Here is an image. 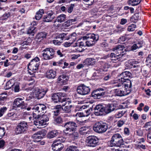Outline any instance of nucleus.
Here are the masks:
<instances>
[{"mask_svg":"<svg viewBox=\"0 0 151 151\" xmlns=\"http://www.w3.org/2000/svg\"><path fill=\"white\" fill-rule=\"evenodd\" d=\"M85 66H86L85 63H84V61L83 63H82L76 66V68L78 69H80L81 68H82L84 67Z\"/></svg>","mask_w":151,"mask_h":151,"instance_id":"nucleus-54","label":"nucleus"},{"mask_svg":"<svg viewBox=\"0 0 151 151\" xmlns=\"http://www.w3.org/2000/svg\"><path fill=\"white\" fill-rule=\"evenodd\" d=\"M59 134V131L57 130H52L49 132L47 134V137L49 139L53 138Z\"/></svg>","mask_w":151,"mask_h":151,"instance_id":"nucleus-26","label":"nucleus"},{"mask_svg":"<svg viewBox=\"0 0 151 151\" xmlns=\"http://www.w3.org/2000/svg\"><path fill=\"white\" fill-rule=\"evenodd\" d=\"M123 140L122 137H121L120 139L112 145L113 147H122L124 145Z\"/></svg>","mask_w":151,"mask_h":151,"instance_id":"nucleus-31","label":"nucleus"},{"mask_svg":"<svg viewBox=\"0 0 151 151\" xmlns=\"http://www.w3.org/2000/svg\"><path fill=\"white\" fill-rule=\"evenodd\" d=\"M90 127L89 126H84L81 127L79 129V132L81 134L83 133V131H84V133H86V132H85V131H88L90 129Z\"/></svg>","mask_w":151,"mask_h":151,"instance_id":"nucleus-43","label":"nucleus"},{"mask_svg":"<svg viewBox=\"0 0 151 151\" xmlns=\"http://www.w3.org/2000/svg\"><path fill=\"white\" fill-rule=\"evenodd\" d=\"M141 0H129L128 4L132 6H135L138 5Z\"/></svg>","mask_w":151,"mask_h":151,"instance_id":"nucleus-37","label":"nucleus"},{"mask_svg":"<svg viewBox=\"0 0 151 151\" xmlns=\"http://www.w3.org/2000/svg\"><path fill=\"white\" fill-rule=\"evenodd\" d=\"M93 0H83V3L88 5H91L93 2Z\"/></svg>","mask_w":151,"mask_h":151,"instance_id":"nucleus-48","label":"nucleus"},{"mask_svg":"<svg viewBox=\"0 0 151 151\" xmlns=\"http://www.w3.org/2000/svg\"><path fill=\"white\" fill-rule=\"evenodd\" d=\"M99 139L96 136H90L88 137L86 140L87 145L90 147H95L99 143Z\"/></svg>","mask_w":151,"mask_h":151,"instance_id":"nucleus-12","label":"nucleus"},{"mask_svg":"<svg viewBox=\"0 0 151 151\" xmlns=\"http://www.w3.org/2000/svg\"><path fill=\"white\" fill-rule=\"evenodd\" d=\"M15 114V113L13 112H9L7 114L6 116L7 118H9V117L13 116Z\"/></svg>","mask_w":151,"mask_h":151,"instance_id":"nucleus-63","label":"nucleus"},{"mask_svg":"<svg viewBox=\"0 0 151 151\" xmlns=\"http://www.w3.org/2000/svg\"><path fill=\"white\" fill-rule=\"evenodd\" d=\"M7 108L5 107H4L1 108L0 109V117L1 116L3 115L4 112L6 110Z\"/></svg>","mask_w":151,"mask_h":151,"instance_id":"nucleus-53","label":"nucleus"},{"mask_svg":"<svg viewBox=\"0 0 151 151\" xmlns=\"http://www.w3.org/2000/svg\"><path fill=\"white\" fill-rule=\"evenodd\" d=\"M99 37L98 35L94 34H89L83 37L82 39L87 40L85 42L86 45L90 47L94 45L98 40Z\"/></svg>","mask_w":151,"mask_h":151,"instance_id":"nucleus-3","label":"nucleus"},{"mask_svg":"<svg viewBox=\"0 0 151 151\" xmlns=\"http://www.w3.org/2000/svg\"><path fill=\"white\" fill-rule=\"evenodd\" d=\"M125 110H121L117 112L115 115V116L116 118H121L125 114L126 112Z\"/></svg>","mask_w":151,"mask_h":151,"instance_id":"nucleus-42","label":"nucleus"},{"mask_svg":"<svg viewBox=\"0 0 151 151\" xmlns=\"http://www.w3.org/2000/svg\"><path fill=\"white\" fill-rule=\"evenodd\" d=\"M76 116L79 117L86 116V114L83 113H78L76 114Z\"/></svg>","mask_w":151,"mask_h":151,"instance_id":"nucleus-57","label":"nucleus"},{"mask_svg":"<svg viewBox=\"0 0 151 151\" xmlns=\"http://www.w3.org/2000/svg\"><path fill=\"white\" fill-rule=\"evenodd\" d=\"M105 104H100L96 105L95 107L94 114L97 116H102L105 114Z\"/></svg>","mask_w":151,"mask_h":151,"instance_id":"nucleus-15","label":"nucleus"},{"mask_svg":"<svg viewBox=\"0 0 151 151\" xmlns=\"http://www.w3.org/2000/svg\"><path fill=\"white\" fill-rule=\"evenodd\" d=\"M105 91L102 88H98L94 90L92 93V97L94 99H98L103 97L105 96Z\"/></svg>","mask_w":151,"mask_h":151,"instance_id":"nucleus-16","label":"nucleus"},{"mask_svg":"<svg viewBox=\"0 0 151 151\" xmlns=\"http://www.w3.org/2000/svg\"><path fill=\"white\" fill-rule=\"evenodd\" d=\"M40 65V59L38 57H35L30 62L28 66V73L32 77L35 76V73L38 69Z\"/></svg>","mask_w":151,"mask_h":151,"instance_id":"nucleus-1","label":"nucleus"},{"mask_svg":"<svg viewBox=\"0 0 151 151\" xmlns=\"http://www.w3.org/2000/svg\"><path fill=\"white\" fill-rule=\"evenodd\" d=\"M115 106L113 104H105V114H108L113 111L115 109Z\"/></svg>","mask_w":151,"mask_h":151,"instance_id":"nucleus-22","label":"nucleus"},{"mask_svg":"<svg viewBox=\"0 0 151 151\" xmlns=\"http://www.w3.org/2000/svg\"><path fill=\"white\" fill-rule=\"evenodd\" d=\"M124 133L125 134L129 135V131L128 128H125L124 129Z\"/></svg>","mask_w":151,"mask_h":151,"instance_id":"nucleus-64","label":"nucleus"},{"mask_svg":"<svg viewBox=\"0 0 151 151\" xmlns=\"http://www.w3.org/2000/svg\"><path fill=\"white\" fill-rule=\"evenodd\" d=\"M65 151H79V150L76 146L72 145L68 147Z\"/></svg>","mask_w":151,"mask_h":151,"instance_id":"nucleus-40","label":"nucleus"},{"mask_svg":"<svg viewBox=\"0 0 151 151\" xmlns=\"http://www.w3.org/2000/svg\"><path fill=\"white\" fill-rule=\"evenodd\" d=\"M142 47V45L140 43H138L137 44H134L132 47V50L134 51L136 50L137 48L141 47Z\"/></svg>","mask_w":151,"mask_h":151,"instance_id":"nucleus-44","label":"nucleus"},{"mask_svg":"<svg viewBox=\"0 0 151 151\" xmlns=\"http://www.w3.org/2000/svg\"><path fill=\"white\" fill-rule=\"evenodd\" d=\"M55 122L57 124H61L63 122V121L62 118L60 116H58L55 119Z\"/></svg>","mask_w":151,"mask_h":151,"instance_id":"nucleus-45","label":"nucleus"},{"mask_svg":"<svg viewBox=\"0 0 151 151\" xmlns=\"http://www.w3.org/2000/svg\"><path fill=\"white\" fill-rule=\"evenodd\" d=\"M62 109L61 105H58L55 106V109L53 111L54 115L55 116H58L60 113Z\"/></svg>","mask_w":151,"mask_h":151,"instance_id":"nucleus-33","label":"nucleus"},{"mask_svg":"<svg viewBox=\"0 0 151 151\" xmlns=\"http://www.w3.org/2000/svg\"><path fill=\"white\" fill-rule=\"evenodd\" d=\"M70 133H68L67 134L73 140H76L79 137V134L78 132L76 131V130Z\"/></svg>","mask_w":151,"mask_h":151,"instance_id":"nucleus-27","label":"nucleus"},{"mask_svg":"<svg viewBox=\"0 0 151 151\" xmlns=\"http://www.w3.org/2000/svg\"><path fill=\"white\" fill-rule=\"evenodd\" d=\"M92 111V109L90 107L88 108L85 111L86 116H88L91 113V112Z\"/></svg>","mask_w":151,"mask_h":151,"instance_id":"nucleus-51","label":"nucleus"},{"mask_svg":"<svg viewBox=\"0 0 151 151\" xmlns=\"http://www.w3.org/2000/svg\"><path fill=\"white\" fill-rule=\"evenodd\" d=\"M36 32V31L35 30V27H31L28 29L27 31V34L33 36Z\"/></svg>","mask_w":151,"mask_h":151,"instance_id":"nucleus-39","label":"nucleus"},{"mask_svg":"<svg viewBox=\"0 0 151 151\" xmlns=\"http://www.w3.org/2000/svg\"><path fill=\"white\" fill-rule=\"evenodd\" d=\"M64 127L65 129L63 130V132L65 134H68L69 132H71L76 130L77 125L75 122L71 121L65 123Z\"/></svg>","mask_w":151,"mask_h":151,"instance_id":"nucleus-9","label":"nucleus"},{"mask_svg":"<svg viewBox=\"0 0 151 151\" xmlns=\"http://www.w3.org/2000/svg\"><path fill=\"white\" fill-rule=\"evenodd\" d=\"M56 76V72L52 69H50L46 73L47 77L49 79H54Z\"/></svg>","mask_w":151,"mask_h":151,"instance_id":"nucleus-25","label":"nucleus"},{"mask_svg":"<svg viewBox=\"0 0 151 151\" xmlns=\"http://www.w3.org/2000/svg\"><path fill=\"white\" fill-rule=\"evenodd\" d=\"M6 99V97L5 96H0V105H3V104L4 101Z\"/></svg>","mask_w":151,"mask_h":151,"instance_id":"nucleus-56","label":"nucleus"},{"mask_svg":"<svg viewBox=\"0 0 151 151\" xmlns=\"http://www.w3.org/2000/svg\"><path fill=\"white\" fill-rule=\"evenodd\" d=\"M127 88H125L124 91V96L129 94L131 91V89L127 90Z\"/></svg>","mask_w":151,"mask_h":151,"instance_id":"nucleus-58","label":"nucleus"},{"mask_svg":"<svg viewBox=\"0 0 151 151\" xmlns=\"http://www.w3.org/2000/svg\"><path fill=\"white\" fill-rule=\"evenodd\" d=\"M66 18V15L64 14H62L59 16L55 21L54 25L55 26L59 27L60 24L58 22L61 23L64 22Z\"/></svg>","mask_w":151,"mask_h":151,"instance_id":"nucleus-20","label":"nucleus"},{"mask_svg":"<svg viewBox=\"0 0 151 151\" xmlns=\"http://www.w3.org/2000/svg\"><path fill=\"white\" fill-rule=\"evenodd\" d=\"M126 122L125 120H120L117 123V126L119 127H121Z\"/></svg>","mask_w":151,"mask_h":151,"instance_id":"nucleus-50","label":"nucleus"},{"mask_svg":"<svg viewBox=\"0 0 151 151\" xmlns=\"http://www.w3.org/2000/svg\"><path fill=\"white\" fill-rule=\"evenodd\" d=\"M6 132L4 127H0V139L4 135Z\"/></svg>","mask_w":151,"mask_h":151,"instance_id":"nucleus-47","label":"nucleus"},{"mask_svg":"<svg viewBox=\"0 0 151 151\" xmlns=\"http://www.w3.org/2000/svg\"><path fill=\"white\" fill-rule=\"evenodd\" d=\"M72 24V20H68L64 23V25L65 27H68Z\"/></svg>","mask_w":151,"mask_h":151,"instance_id":"nucleus-52","label":"nucleus"},{"mask_svg":"<svg viewBox=\"0 0 151 151\" xmlns=\"http://www.w3.org/2000/svg\"><path fill=\"white\" fill-rule=\"evenodd\" d=\"M28 127L27 122L25 121L21 122L16 127L15 130L16 133L20 134L26 133Z\"/></svg>","mask_w":151,"mask_h":151,"instance_id":"nucleus-8","label":"nucleus"},{"mask_svg":"<svg viewBox=\"0 0 151 151\" xmlns=\"http://www.w3.org/2000/svg\"><path fill=\"white\" fill-rule=\"evenodd\" d=\"M44 14V10L43 9H40L36 13L35 19L37 20H40Z\"/></svg>","mask_w":151,"mask_h":151,"instance_id":"nucleus-34","label":"nucleus"},{"mask_svg":"<svg viewBox=\"0 0 151 151\" xmlns=\"http://www.w3.org/2000/svg\"><path fill=\"white\" fill-rule=\"evenodd\" d=\"M54 13L52 11L47 12L43 18V21L46 22H51L54 18Z\"/></svg>","mask_w":151,"mask_h":151,"instance_id":"nucleus-18","label":"nucleus"},{"mask_svg":"<svg viewBox=\"0 0 151 151\" xmlns=\"http://www.w3.org/2000/svg\"><path fill=\"white\" fill-rule=\"evenodd\" d=\"M25 98L23 97H18L15 99L13 102V106L14 108H20L21 109L26 108V105L24 101Z\"/></svg>","mask_w":151,"mask_h":151,"instance_id":"nucleus-11","label":"nucleus"},{"mask_svg":"<svg viewBox=\"0 0 151 151\" xmlns=\"http://www.w3.org/2000/svg\"><path fill=\"white\" fill-rule=\"evenodd\" d=\"M30 38H28L27 40L24 41L22 43V44L24 45H29L30 43Z\"/></svg>","mask_w":151,"mask_h":151,"instance_id":"nucleus-55","label":"nucleus"},{"mask_svg":"<svg viewBox=\"0 0 151 151\" xmlns=\"http://www.w3.org/2000/svg\"><path fill=\"white\" fill-rule=\"evenodd\" d=\"M69 35L68 33H62L57 37L56 40H52V42L55 45H59L63 42V40H68L69 39Z\"/></svg>","mask_w":151,"mask_h":151,"instance_id":"nucleus-13","label":"nucleus"},{"mask_svg":"<svg viewBox=\"0 0 151 151\" xmlns=\"http://www.w3.org/2000/svg\"><path fill=\"white\" fill-rule=\"evenodd\" d=\"M125 47L122 45H119L116 46L115 47H114L113 49V51H116V52L118 51H121L123 50H125ZM120 53L121 55L122 56L123 55V54H122L121 52H120Z\"/></svg>","mask_w":151,"mask_h":151,"instance_id":"nucleus-29","label":"nucleus"},{"mask_svg":"<svg viewBox=\"0 0 151 151\" xmlns=\"http://www.w3.org/2000/svg\"><path fill=\"white\" fill-rule=\"evenodd\" d=\"M54 51L52 48H47L44 50L41 53L43 57H50L54 55Z\"/></svg>","mask_w":151,"mask_h":151,"instance_id":"nucleus-19","label":"nucleus"},{"mask_svg":"<svg viewBox=\"0 0 151 151\" xmlns=\"http://www.w3.org/2000/svg\"><path fill=\"white\" fill-rule=\"evenodd\" d=\"M132 75L131 73L129 71H125L123 72L119 76L118 82L115 85V86L120 87L122 88L123 87V82L125 80H128V78L131 77Z\"/></svg>","mask_w":151,"mask_h":151,"instance_id":"nucleus-2","label":"nucleus"},{"mask_svg":"<svg viewBox=\"0 0 151 151\" xmlns=\"http://www.w3.org/2000/svg\"><path fill=\"white\" fill-rule=\"evenodd\" d=\"M123 83V87L124 88H131L132 87V83L131 81L129 79L125 80Z\"/></svg>","mask_w":151,"mask_h":151,"instance_id":"nucleus-32","label":"nucleus"},{"mask_svg":"<svg viewBox=\"0 0 151 151\" xmlns=\"http://www.w3.org/2000/svg\"><path fill=\"white\" fill-rule=\"evenodd\" d=\"M121 135L118 134H114L112 137L109 143V146L112 147V145L115 143L121 137Z\"/></svg>","mask_w":151,"mask_h":151,"instance_id":"nucleus-21","label":"nucleus"},{"mask_svg":"<svg viewBox=\"0 0 151 151\" xmlns=\"http://www.w3.org/2000/svg\"><path fill=\"white\" fill-rule=\"evenodd\" d=\"M108 128V125L106 123L102 122H98L94 124L93 129L95 132L101 133L106 132Z\"/></svg>","mask_w":151,"mask_h":151,"instance_id":"nucleus-5","label":"nucleus"},{"mask_svg":"<svg viewBox=\"0 0 151 151\" xmlns=\"http://www.w3.org/2000/svg\"><path fill=\"white\" fill-rule=\"evenodd\" d=\"M11 16V14L10 12H6L0 17V19L1 20H5L7 19L8 18Z\"/></svg>","mask_w":151,"mask_h":151,"instance_id":"nucleus-41","label":"nucleus"},{"mask_svg":"<svg viewBox=\"0 0 151 151\" xmlns=\"http://www.w3.org/2000/svg\"><path fill=\"white\" fill-rule=\"evenodd\" d=\"M68 79V76L63 75L60 76L58 78V83L64 85L67 83Z\"/></svg>","mask_w":151,"mask_h":151,"instance_id":"nucleus-23","label":"nucleus"},{"mask_svg":"<svg viewBox=\"0 0 151 151\" xmlns=\"http://www.w3.org/2000/svg\"><path fill=\"white\" fill-rule=\"evenodd\" d=\"M62 101L61 105L63 110L66 113L70 112L72 106L71 101L64 98H63V101Z\"/></svg>","mask_w":151,"mask_h":151,"instance_id":"nucleus-10","label":"nucleus"},{"mask_svg":"<svg viewBox=\"0 0 151 151\" xmlns=\"http://www.w3.org/2000/svg\"><path fill=\"white\" fill-rule=\"evenodd\" d=\"M37 119L34 122V123L38 128H41L40 127V126H44L48 124L49 118L45 114L42 115V116H40L39 118Z\"/></svg>","mask_w":151,"mask_h":151,"instance_id":"nucleus-7","label":"nucleus"},{"mask_svg":"<svg viewBox=\"0 0 151 151\" xmlns=\"http://www.w3.org/2000/svg\"><path fill=\"white\" fill-rule=\"evenodd\" d=\"M5 142L3 140H0V148H3L4 146Z\"/></svg>","mask_w":151,"mask_h":151,"instance_id":"nucleus-62","label":"nucleus"},{"mask_svg":"<svg viewBox=\"0 0 151 151\" xmlns=\"http://www.w3.org/2000/svg\"><path fill=\"white\" fill-rule=\"evenodd\" d=\"M33 141L35 142H39L43 138L42 136L40 135L34 134L33 136Z\"/></svg>","mask_w":151,"mask_h":151,"instance_id":"nucleus-35","label":"nucleus"},{"mask_svg":"<svg viewBox=\"0 0 151 151\" xmlns=\"http://www.w3.org/2000/svg\"><path fill=\"white\" fill-rule=\"evenodd\" d=\"M90 89L89 87L85 85L84 84H81L78 86L77 91V93L82 95H85L88 94L90 92Z\"/></svg>","mask_w":151,"mask_h":151,"instance_id":"nucleus-14","label":"nucleus"},{"mask_svg":"<svg viewBox=\"0 0 151 151\" xmlns=\"http://www.w3.org/2000/svg\"><path fill=\"white\" fill-rule=\"evenodd\" d=\"M74 6V4H71L68 7L67 10V12L69 13H72L73 10Z\"/></svg>","mask_w":151,"mask_h":151,"instance_id":"nucleus-49","label":"nucleus"},{"mask_svg":"<svg viewBox=\"0 0 151 151\" xmlns=\"http://www.w3.org/2000/svg\"><path fill=\"white\" fill-rule=\"evenodd\" d=\"M12 75V73L11 72H8L6 73L5 77L7 78L10 77Z\"/></svg>","mask_w":151,"mask_h":151,"instance_id":"nucleus-60","label":"nucleus"},{"mask_svg":"<svg viewBox=\"0 0 151 151\" xmlns=\"http://www.w3.org/2000/svg\"><path fill=\"white\" fill-rule=\"evenodd\" d=\"M114 92L115 96H124V91L119 89H114Z\"/></svg>","mask_w":151,"mask_h":151,"instance_id":"nucleus-36","label":"nucleus"},{"mask_svg":"<svg viewBox=\"0 0 151 151\" xmlns=\"http://www.w3.org/2000/svg\"><path fill=\"white\" fill-rule=\"evenodd\" d=\"M111 60L110 62L111 63H118L119 65L120 63L122 62L123 60L122 59V57H111Z\"/></svg>","mask_w":151,"mask_h":151,"instance_id":"nucleus-30","label":"nucleus"},{"mask_svg":"<svg viewBox=\"0 0 151 151\" xmlns=\"http://www.w3.org/2000/svg\"><path fill=\"white\" fill-rule=\"evenodd\" d=\"M51 97L52 100L55 103H58L59 102L61 103L63 101V99H61V98L58 96V93L53 94Z\"/></svg>","mask_w":151,"mask_h":151,"instance_id":"nucleus-24","label":"nucleus"},{"mask_svg":"<svg viewBox=\"0 0 151 151\" xmlns=\"http://www.w3.org/2000/svg\"><path fill=\"white\" fill-rule=\"evenodd\" d=\"M65 141V139L62 137H58L55 140L52 145V149L54 151H60L63 147V145L61 142Z\"/></svg>","mask_w":151,"mask_h":151,"instance_id":"nucleus-6","label":"nucleus"},{"mask_svg":"<svg viewBox=\"0 0 151 151\" xmlns=\"http://www.w3.org/2000/svg\"><path fill=\"white\" fill-rule=\"evenodd\" d=\"M46 107L43 104H40L35 106L32 108L34 111L32 112L33 117L34 118H38L39 117L42 113L45 111Z\"/></svg>","mask_w":151,"mask_h":151,"instance_id":"nucleus-4","label":"nucleus"},{"mask_svg":"<svg viewBox=\"0 0 151 151\" xmlns=\"http://www.w3.org/2000/svg\"><path fill=\"white\" fill-rule=\"evenodd\" d=\"M47 36V34L45 32L40 33L37 35L36 38L38 39L42 40L44 38H45Z\"/></svg>","mask_w":151,"mask_h":151,"instance_id":"nucleus-38","label":"nucleus"},{"mask_svg":"<svg viewBox=\"0 0 151 151\" xmlns=\"http://www.w3.org/2000/svg\"><path fill=\"white\" fill-rule=\"evenodd\" d=\"M14 81V80H11L7 82V84L9 86V87H12L13 86L14 83L12 82V81Z\"/></svg>","mask_w":151,"mask_h":151,"instance_id":"nucleus-59","label":"nucleus"},{"mask_svg":"<svg viewBox=\"0 0 151 151\" xmlns=\"http://www.w3.org/2000/svg\"><path fill=\"white\" fill-rule=\"evenodd\" d=\"M73 41L69 42H66L63 44V45L65 47H68L70 46L73 43Z\"/></svg>","mask_w":151,"mask_h":151,"instance_id":"nucleus-61","label":"nucleus"},{"mask_svg":"<svg viewBox=\"0 0 151 151\" xmlns=\"http://www.w3.org/2000/svg\"><path fill=\"white\" fill-rule=\"evenodd\" d=\"M46 92L39 88H35L34 91L35 97L37 99H40L42 98L46 94Z\"/></svg>","mask_w":151,"mask_h":151,"instance_id":"nucleus-17","label":"nucleus"},{"mask_svg":"<svg viewBox=\"0 0 151 151\" xmlns=\"http://www.w3.org/2000/svg\"><path fill=\"white\" fill-rule=\"evenodd\" d=\"M95 63V59L92 58H87L84 61L86 66L93 65Z\"/></svg>","mask_w":151,"mask_h":151,"instance_id":"nucleus-28","label":"nucleus"},{"mask_svg":"<svg viewBox=\"0 0 151 151\" xmlns=\"http://www.w3.org/2000/svg\"><path fill=\"white\" fill-rule=\"evenodd\" d=\"M136 27V25L133 24H132L128 27V30L129 31H133L134 30Z\"/></svg>","mask_w":151,"mask_h":151,"instance_id":"nucleus-46","label":"nucleus"}]
</instances>
